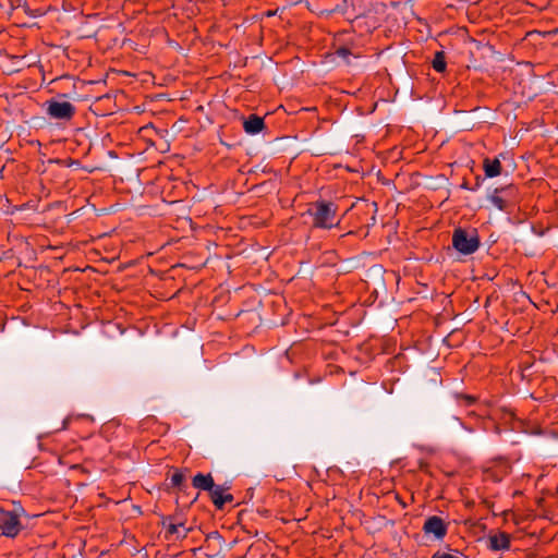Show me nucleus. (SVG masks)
I'll use <instances>...</instances> for the list:
<instances>
[{
	"label": "nucleus",
	"instance_id": "1",
	"mask_svg": "<svg viewBox=\"0 0 558 558\" xmlns=\"http://www.w3.org/2000/svg\"><path fill=\"white\" fill-rule=\"evenodd\" d=\"M313 218V226L320 229H330L339 223L337 207L330 202H316L311 204L306 211Z\"/></svg>",
	"mask_w": 558,
	"mask_h": 558
},
{
	"label": "nucleus",
	"instance_id": "2",
	"mask_svg": "<svg viewBox=\"0 0 558 558\" xmlns=\"http://www.w3.org/2000/svg\"><path fill=\"white\" fill-rule=\"evenodd\" d=\"M453 247L464 255L473 254L480 246L477 235L462 229H457L452 235Z\"/></svg>",
	"mask_w": 558,
	"mask_h": 558
},
{
	"label": "nucleus",
	"instance_id": "3",
	"mask_svg": "<svg viewBox=\"0 0 558 558\" xmlns=\"http://www.w3.org/2000/svg\"><path fill=\"white\" fill-rule=\"evenodd\" d=\"M47 114L56 120H71L75 113V107L69 101L48 100L46 102Z\"/></svg>",
	"mask_w": 558,
	"mask_h": 558
},
{
	"label": "nucleus",
	"instance_id": "4",
	"mask_svg": "<svg viewBox=\"0 0 558 558\" xmlns=\"http://www.w3.org/2000/svg\"><path fill=\"white\" fill-rule=\"evenodd\" d=\"M0 529L3 535L8 537H15L21 530V523L17 515L10 511L2 512L0 515Z\"/></svg>",
	"mask_w": 558,
	"mask_h": 558
},
{
	"label": "nucleus",
	"instance_id": "5",
	"mask_svg": "<svg viewBox=\"0 0 558 558\" xmlns=\"http://www.w3.org/2000/svg\"><path fill=\"white\" fill-rule=\"evenodd\" d=\"M423 530L426 534H433L436 538H442L447 533V527L439 517H430L424 523Z\"/></svg>",
	"mask_w": 558,
	"mask_h": 558
},
{
	"label": "nucleus",
	"instance_id": "6",
	"mask_svg": "<svg viewBox=\"0 0 558 558\" xmlns=\"http://www.w3.org/2000/svg\"><path fill=\"white\" fill-rule=\"evenodd\" d=\"M209 495L214 505L221 509L226 502L232 501L233 497L230 494L225 493V488L221 485H214L209 490Z\"/></svg>",
	"mask_w": 558,
	"mask_h": 558
},
{
	"label": "nucleus",
	"instance_id": "7",
	"mask_svg": "<svg viewBox=\"0 0 558 558\" xmlns=\"http://www.w3.org/2000/svg\"><path fill=\"white\" fill-rule=\"evenodd\" d=\"M192 484L195 488H197L199 490H206L208 493L215 485L214 480L210 474H202V473H197L193 477Z\"/></svg>",
	"mask_w": 558,
	"mask_h": 558
},
{
	"label": "nucleus",
	"instance_id": "8",
	"mask_svg": "<svg viewBox=\"0 0 558 558\" xmlns=\"http://www.w3.org/2000/svg\"><path fill=\"white\" fill-rule=\"evenodd\" d=\"M244 131L247 134L255 135L258 134L264 128V121L260 117L251 116L247 120L244 121Z\"/></svg>",
	"mask_w": 558,
	"mask_h": 558
},
{
	"label": "nucleus",
	"instance_id": "9",
	"mask_svg": "<svg viewBox=\"0 0 558 558\" xmlns=\"http://www.w3.org/2000/svg\"><path fill=\"white\" fill-rule=\"evenodd\" d=\"M510 544L509 535L499 533L489 537V547L494 550L508 549Z\"/></svg>",
	"mask_w": 558,
	"mask_h": 558
},
{
	"label": "nucleus",
	"instance_id": "10",
	"mask_svg": "<svg viewBox=\"0 0 558 558\" xmlns=\"http://www.w3.org/2000/svg\"><path fill=\"white\" fill-rule=\"evenodd\" d=\"M206 542L208 548L213 551L210 554L211 557H217L219 555L220 548L223 544V539L218 532H211L206 536Z\"/></svg>",
	"mask_w": 558,
	"mask_h": 558
},
{
	"label": "nucleus",
	"instance_id": "11",
	"mask_svg": "<svg viewBox=\"0 0 558 558\" xmlns=\"http://www.w3.org/2000/svg\"><path fill=\"white\" fill-rule=\"evenodd\" d=\"M485 175L487 178H495L500 174L501 172V163L499 159H489L486 158L483 163Z\"/></svg>",
	"mask_w": 558,
	"mask_h": 558
},
{
	"label": "nucleus",
	"instance_id": "12",
	"mask_svg": "<svg viewBox=\"0 0 558 558\" xmlns=\"http://www.w3.org/2000/svg\"><path fill=\"white\" fill-rule=\"evenodd\" d=\"M180 527H183V522L179 523H169L167 526V533L175 536L177 539H182L187 536V534L193 530V527L184 529L183 533H180Z\"/></svg>",
	"mask_w": 558,
	"mask_h": 558
},
{
	"label": "nucleus",
	"instance_id": "13",
	"mask_svg": "<svg viewBox=\"0 0 558 558\" xmlns=\"http://www.w3.org/2000/svg\"><path fill=\"white\" fill-rule=\"evenodd\" d=\"M433 68L437 72H444L446 70V61L442 51H439L435 54L433 60Z\"/></svg>",
	"mask_w": 558,
	"mask_h": 558
},
{
	"label": "nucleus",
	"instance_id": "14",
	"mask_svg": "<svg viewBox=\"0 0 558 558\" xmlns=\"http://www.w3.org/2000/svg\"><path fill=\"white\" fill-rule=\"evenodd\" d=\"M490 203L499 210L506 209V202L498 195V190L489 196Z\"/></svg>",
	"mask_w": 558,
	"mask_h": 558
},
{
	"label": "nucleus",
	"instance_id": "15",
	"mask_svg": "<svg viewBox=\"0 0 558 558\" xmlns=\"http://www.w3.org/2000/svg\"><path fill=\"white\" fill-rule=\"evenodd\" d=\"M184 474L181 472H174L171 476V484L173 486L180 487L182 483L184 482Z\"/></svg>",
	"mask_w": 558,
	"mask_h": 558
},
{
	"label": "nucleus",
	"instance_id": "16",
	"mask_svg": "<svg viewBox=\"0 0 558 558\" xmlns=\"http://www.w3.org/2000/svg\"><path fill=\"white\" fill-rule=\"evenodd\" d=\"M337 54H338L339 57H341V58L345 59V58H348V57L351 54V52H350V50H349V49H347V48H339V49L337 50Z\"/></svg>",
	"mask_w": 558,
	"mask_h": 558
},
{
	"label": "nucleus",
	"instance_id": "17",
	"mask_svg": "<svg viewBox=\"0 0 558 558\" xmlns=\"http://www.w3.org/2000/svg\"><path fill=\"white\" fill-rule=\"evenodd\" d=\"M184 529H187V527L183 524V527H180V533H183Z\"/></svg>",
	"mask_w": 558,
	"mask_h": 558
}]
</instances>
